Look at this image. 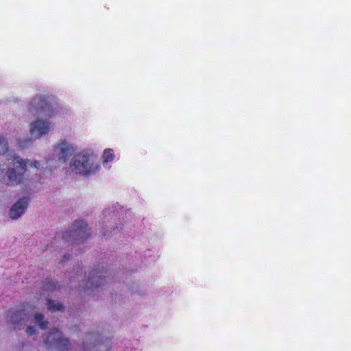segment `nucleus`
Here are the masks:
<instances>
[{
    "instance_id": "nucleus-1",
    "label": "nucleus",
    "mask_w": 351,
    "mask_h": 351,
    "mask_svg": "<svg viewBox=\"0 0 351 351\" xmlns=\"http://www.w3.org/2000/svg\"><path fill=\"white\" fill-rule=\"evenodd\" d=\"M70 167L75 174L88 176L95 174L99 165L89 155L81 152L74 155Z\"/></svg>"
},
{
    "instance_id": "nucleus-2",
    "label": "nucleus",
    "mask_w": 351,
    "mask_h": 351,
    "mask_svg": "<svg viewBox=\"0 0 351 351\" xmlns=\"http://www.w3.org/2000/svg\"><path fill=\"white\" fill-rule=\"evenodd\" d=\"M8 161L9 167L6 173V184L14 186L21 184L27 171V165L29 160H25L17 156H13L8 158Z\"/></svg>"
},
{
    "instance_id": "nucleus-3",
    "label": "nucleus",
    "mask_w": 351,
    "mask_h": 351,
    "mask_svg": "<svg viewBox=\"0 0 351 351\" xmlns=\"http://www.w3.org/2000/svg\"><path fill=\"white\" fill-rule=\"evenodd\" d=\"M90 235L88 224L84 221L76 220L69 230L62 234V238L71 245H76L84 243Z\"/></svg>"
},
{
    "instance_id": "nucleus-4",
    "label": "nucleus",
    "mask_w": 351,
    "mask_h": 351,
    "mask_svg": "<svg viewBox=\"0 0 351 351\" xmlns=\"http://www.w3.org/2000/svg\"><path fill=\"white\" fill-rule=\"evenodd\" d=\"M29 112L34 116L43 115L49 118L53 115L52 106L45 97L37 95L29 104Z\"/></svg>"
},
{
    "instance_id": "nucleus-5",
    "label": "nucleus",
    "mask_w": 351,
    "mask_h": 351,
    "mask_svg": "<svg viewBox=\"0 0 351 351\" xmlns=\"http://www.w3.org/2000/svg\"><path fill=\"white\" fill-rule=\"evenodd\" d=\"M48 348L55 347L58 351L69 350L71 343L69 339L64 338L60 330L54 329L51 330L45 339Z\"/></svg>"
},
{
    "instance_id": "nucleus-6",
    "label": "nucleus",
    "mask_w": 351,
    "mask_h": 351,
    "mask_svg": "<svg viewBox=\"0 0 351 351\" xmlns=\"http://www.w3.org/2000/svg\"><path fill=\"white\" fill-rule=\"evenodd\" d=\"M8 322L13 329L20 328L29 322V315L25 313L24 309L15 310L8 316Z\"/></svg>"
},
{
    "instance_id": "nucleus-7",
    "label": "nucleus",
    "mask_w": 351,
    "mask_h": 351,
    "mask_svg": "<svg viewBox=\"0 0 351 351\" xmlns=\"http://www.w3.org/2000/svg\"><path fill=\"white\" fill-rule=\"evenodd\" d=\"M55 151H59L58 153V160L65 163L69 158L74 152V147L72 145L68 143L66 140H61L54 146Z\"/></svg>"
},
{
    "instance_id": "nucleus-8",
    "label": "nucleus",
    "mask_w": 351,
    "mask_h": 351,
    "mask_svg": "<svg viewBox=\"0 0 351 351\" xmlns=\"http://www.w3.org/2000/svg\"><path fill=\"white\" fill-rule=\"evenodd\" d=\"M102 274L103 271L98 270L97 269H93L90 272L88 280L86 283V289L89 290L103 285L106 282V278L105 276H103Z\"/></svg>"
},
{
    "instance_id": "nucleus-9",
    "label": "nucleus",
    "mask_w": 351,
    "mask_h": 351,
    "mask_svg": "<svg viewBox=\"0 0 351 351\" xmlns=\"http://www.w3.org/2000/svg\"><path fill=\"white\" fill-rule=\"evenodd\" d=\"M29 202V198L24 197L20 198L10 210V216L12 219H17L22 214L25 213L28 204Z\"/></svg>"
},
{
    "instance_id": "nucleus-10",
    "label": "nucleus",
    "mask_w": 351,
    "mask_h": 351,
    "mask_svg": "<svg viewBox=\"0 0 351 351\" xmlns=\"http://www.w3.org/2000/svg\"><path fill=\"white\" fill-rule=\"evenodd\" d=\"M49 129L50 125L49 122L38 119L32 123L30 131L32 134H35L36 136L40 137L47 133L49 131Z\"/></svg>"
},
{
    "instance_id": "nucleus-11",
    "label": "nucleus",
    "mask_w": 351,
    "mask_h": 351,
    "mask_svg": "<svg viewBox=\"0 0 351 351\" xmlns=\"http://www.w3.org/2000/svg\"><path fill=\"white\" fill-rule=\"evenodd\" d=\"M60 285L53 282L51 279L46 278L43 281V288L46 291H52L60 289Z\"/></svg>"
},
{
    "instance_id": "nucleus-12",
    "label": "nucleus",
    "mask_w": 351,
    "mask_h": 351,
    "mask_svg": "<svg viewBox=\"0 0 351 351\" xmlns=\"http://www.w3.org/2000/svg\"><path fill=\"white\" fill-rule=\"evenodd\" d=\"M44 315L42 313H36L34 315V319L36 324L43 329L47 328L48 322L44 320Z\"/></svg>"
},
{
    "instance_id": "nucleus-13",
    "label": "nucleus",
    "mask_w": 351,
    "mask_h": 351,
    "mask_svg": "<svg viewBox=\"0 0 351 351\" xmlns=\"http://www.w3.org/2000/svg\"><path fill=\"white\" fill-rule=\"evenodd\" d=\"M47 304L49 309L52 312H55L56 311H62L64 309V306L62 304L56 303V301L53 300H49Z\"/></svg>"
},
{
    "instance_id": "nucleus-14",
    "label": "nucleus",
    "mask_w": 351,
    "mask_h": 351,
    "mask_svg": "<svg viewBox=\"0 0 351 351\" xmlns=\"http://www.w3.org/2000/svg\"><path fill=\"white\" fill-rule=\"evenodd\" d=\"M114 158L112 149H106L104 152L102 158L104 162H109L113 160Z\"/></svg>"
},
{
    "instance_id": "nucleus-15",
    "label": "nucleus",
    "mask_w": 351,
    "mask_h": 351,
    "mask_svg": "<svg viewBox=\"0 0 351 351\" xmlns=\"http://www.w3.org/2000/svg\"><path fill=\"white\" fill-rule=\"evenodd\" d=\"M8 150V144L5 138L0 136V155L5 154Z\"/></svg>"
},
{
    "instance_id": "nucleus-16",
    "label": "nucleus",
    "mask_w": 351,
    "mask_h": 351,
    "mask_svg": "<svg viewBox=\"0 0 351 351\" xmlns=\"http://www.w3.org/2000/svg\"><path fill=\"white\" fill-rule=\"evenodd\" d=\"M28 335H33L36 334V330L34 327L29 326L26 330Z\"/></svg>"
},
{
    "instance_id": "nucleus-17",
    "label": "nucleus",
    "mask_w": 351,
    "mask_h": 351,
    "mask_svg": "<svg viewBox=\"0 0 351 351\" xmlns=\"http://www.w3.org/2000/svg\"><path fill=\"white\" fill-rule=\"evenodd\" d=\"M30 165L34 167L35 168L38 169L40 166V164H39V162L37 161V160H34V162H32Z\"/></svg>"
},
{
    "instance_id": "nucleus-18",
    "label": "nucleus",
    "mask_w": 351,
    "mask_h": 351,
    "mask_svg": "<svg viewBox=\"0 0 351 351\" xmlns=\"http://www.w3.org/2000/svg\"><path fill=\"white\" fill-rule=\"evenodd\" d=\"M70 258V256L69 255L68 256H64V258L62 260V262L66 261V260H68L69 258Z\"/></svg>"
}]
</instances>
